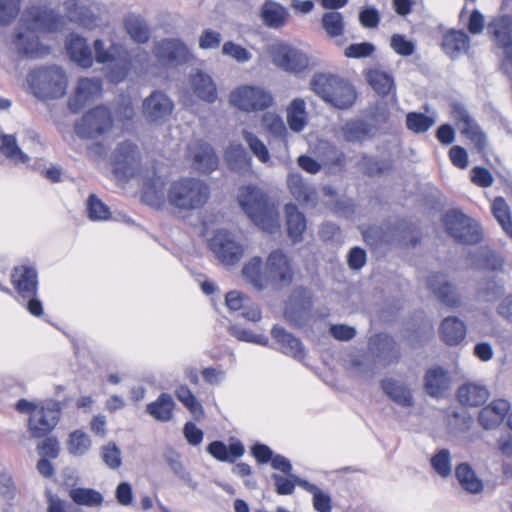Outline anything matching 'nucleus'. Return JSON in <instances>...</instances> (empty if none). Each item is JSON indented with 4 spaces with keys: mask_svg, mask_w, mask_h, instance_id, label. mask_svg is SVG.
Masks as SVG:
<instances>
[{
    "mask_svg": "<svg viewBox=\"0 0 512 512\" xmlns=\"http://www.w3.org/2000/svg\"><path fill=\"white\" fill-rule=\"evenodd\" d=\"M488 32L496 44L505 50L503 69L506 73L512 74V17L501 16L493 19L488 25Z\"/></svg>",
    "mask_w": 512,
    "mask_h": 512,
    "instance_id": "19",
    "label": "nucleus"
},
{
    "mask_svg": "<svg viewBox=\"0 0 512 512\" xmlns=\"http://www.w3.org/2000/svg\"><path fill=\"white\" fill-rule=\"evenodd\" d=\"M297 485L308 491L313 496V507L318 512H330L332 509L331 498L328 493L303 479H296Z\"/></svg>",
    "mask_w": 512,
    "mask_h": 512,
    "instance_id": "47",
    "label": "nucleus"
},
{
    "mask_svg": "<svg viewBox=\"0 0 512 512\" xmlns=\"http://www.w3.org/2000/svg\"><path fill=\"white\" fill-rule=\"evenodd\" d=\"M428 286L433 293L446 305L457 307L460 298L455 287L447 281L444 274H434L428 278Z\"/></svg>",
    "mask_w": 512,
    "mask_h": 512,
    "instance_id": "27",
    "label": "nucleus"
},
{
    "mask_svg": "<svg viewBox=\"0 0 512 512\" xmlns=\"http://www.w3.org/2000/svg\"><path fill=\"white\" fill-rule=\"evenodd\" d=\"M269 52L272 62L287 72L299 73L310 65V57L306 52L286 43L273 44Z\"/></svg>",
    "mask_w": 512,
    "mask_h": 512,
    "instance_id": "12",
    "label": "nucleus"
},
{
    "mask_svg": "<svg viewBox=\"0 0 512 512\" xmlns=\"http://www.w3.org/2000/svg\"><path fill=\"white\" fill-rule=\"evenodd\" d=\"M443 223L446 231L457 241L473 244L481 239L479 224L459 211L447 212Z\"/></svg>",
    "mask_w": 512,
    "mask_h": 512,
    "instance_id": "11",
    "label": "nucleus"
},
{
    "mask_svg": "<svg viewBox=\"0 0 512 512\" xmlns=\"http://www.w3.org/2000/svg\"><path fill=\"white\" fill-rule=\"evenodd\" d=\"M12 283L22 299L35 296L37 293V273L33 267L19 266L14 269Z\"/></svg>",
    "mask_w": 512,
    "mask_h": 512,
    "instance_id": "23",
    "label": "nucleus"
},
{
    "mask_svg": "<svg viewBox=\"0 0 512 512\" xmlns=\"http://www.w3.org/2000/svg\"><path fill=\"white\" fill-rule=\"evenodd\" d=\"M102 82L98 78L79 79L75 93L69 100V107L72 111L81 110L87 103L100 96Z\"/></svg>",
    "mask_w": 512,
    "mask_h": 512,
    "instance_id": "20",
    "label": "nucleus"
},
{
    "mask_svg": "<svg viewBox=\"0 0 512 512\" xmlns=\"http://www.w3.org/2000/svg\"><path fill=\"white\" fill-rule=\"evenodd\" d=\"M375 51L374 45L368 42L351 44L344 50V55L348 58H365L372 55Z\"/></svg>",
    "mask_w": 512,
    "mask_h": 512,
    "instance_id": "62",
    "label": "nucleus"
},
{
    "mask_svg": "<svg viewBox=\"0 0 512 512\" xmlns=\"http://www.w3.org/2000/svg\"><path fill=\"white\" fill-rule=\"evenodd\" d=\"M511 405L506 399H495L479 412L478 421L484 429H495L508 415Z\"/></svg>",
    "mask_w": 512,
    "mask_h": 512,
    "instance_id": "21",
    "label": "nucleus"
},
{
    "mask_svg": "<svg viewBox=\"0 0 512 512\" xmlns=\"http://www.w3.org/2000/svg\"><path fill=\"white\" fill-rule=\"evenodd\" d=\"M339 133L348 142H361L369 137L370 130L365 122L350 120L340 128Z\"/></svg>",
    "mask_w": 512,
    "mask_h": 512,
    "instance_id": "46",
    "label": "nucleus"
},
{
    "mask_svg": "<svg viewBox=\"0 0 512 512\" xmlns=\"http://www.w3.org/2000/svg\"><path fill=\"white\" fill-rule=\"evenodd\" d=\"M381 387L396 404L403 407H410L414 404L410 390L404 384L393 379H385L382 381Z\"/></svg>",
    "mask_w": 512,
    "mask_h": 512,
    "instance_id": "36",
    "label": "nucleus"
},
{
    "mask_svg": "<svg viewBox=\"0 0 512 512\" xmlns=\"http://www.w3.org/2000/svg\"><path fill=\"white\" fill-rule=\"evenodd\" d=\"M272 337L280 345V350L297 360L305 357V351L301 342L283 328L275 326L271 331Z\"/></svg>",
    "mask_w": 512,
    "mask_h": 512,
    "instance_id": "31",
    "label": "nucleus"
},
{
    "mask_svg": "<svg viewBox=\"0 0 512 512\" xmlns=\"http://www.w3.org/2000/svg\"><path fill=\"white\" fill-rule=\"evenodd\" d=\"M66 48L71 60L76 62L79 66L84 68L92 66L93 54L85 38L71 34L68 37Z\"/></svg>",
    "mask_w": 512,
    "mask_h": 512,
    "instance_id": "29",
    "label": "nucleus"
},
{
    "mask_svg": "<svg viewBox=\"0 0 512 512\" xmlns=\"http://www.w3.org/2000/svg\"><path fill=\"white\" fill-rule=\"evenodd\" d=\"M0 151L5 157L17 164L26 163L29 159L27 154L18 147L16 138L13 135L0 136Z\"/></svg>",
    "mask_w": 512,
    "mask_h": 512,
    "instance_id": "49",
    "label": "nucleus"
},
{
    "mask_svg": "<svg viewBox=\"0 0 512 512\" xmlns=\"http://www.w3.org/2000/svg\"><path fill=\"white\" fill-rule=\"evenodd\" d=\"M435 123V118L422 113L410 112L406 116L407 128L414 133H424Z\"/></svg>",
    "mask_w": 512,
    "mask_h": 512,
    "instance_id": "53",
    "label": "nucleus"
},
{
    "mask_svg": "<svg viewBox=\"0 0 512 512\" xmlns=\"http://www.w3.org/2000/svg\"><path fill=\"white\" fill-rule=\"evenodd\" d=\"M242 274L245 280L257 290L268 287L280 289L291 284L293 269L288 256L281 250L272 251L263 265L260 257H253L247 261Z\"/></svg>",
    "mask_w": 512,
    "mask_h": 512,
    "instance_id": "2",
    "label": "nucleus"
},
{
    "mask_svg": "<svg viewBox=\"0 0 512 512\" xmlns=\"http://www.w3.org/2000/svg\"><path fill=\"white\" fill-rule=\"evenodd\" d=\"M115 174L129 179L140 175V153L131 142L120 143L114 155Z\"/></svg>",
    "mask_w": 512,
    "mask_h": 512,
    "instance_id": "18",
    "label": "nucleus"
},
{
    "mask_svg": "<svg viewBox=\"0 0 512 512\" xmlns=\"http://www.w3.org/2000/svg\"><path fill=\"white\" fill-rule=\"evenodd\" d=\"M209 248L214 256L226 266L237 264L246 251V247L227 230H218L210 239Z\"/></svg>",
    "mask_w": 512,
    "mask_h": 512,
    "instance_id": "10",
    "label": "nucleus"
},
{
    "mask_svg": "<svg viewBox=\"0 0 512 512\" xmlns=\"http://www.w3.org/2000/svg\"><path fill=\"white\" fill-rule=\"evenodd\" d=\"M433 469L442 477H447L452 471L450 452L447 449H441L431 459Z\"/></svg>",
    "mask_w": 512,
    "mask_h": 512,
    "instance_id": "56",
    "label": "nucleus"
},
{
    "mask_svg": "<svg viewBox=\"0 0 512 512\" xmlns=\"http://www.w3.org/2000/svg\"><path fill=\"white\" fill-rule=\"evenodd\" d=\"M322 27L331 38L339 37L344 31L343 16L340 12L330 11L322 16Z\"/></svg>",
    "mask_w": 512,
    "mask_h": 512,
    "instance_id": "51",
    "label": "nucleus"
},
{
    "mask_svg": "<svg viewBox=\"0 0 512 512\" xmlns=\"http://www.w3.org/2000/svg\"><path fill=\"white\" fill-rule=\"evenodd\" d=\"M455 118L462 124L460 127L462 134L469 138L476 147L481 150L485 145L486 138L478 125L464 110L457 111Z\"/></svg>",
    "mask_w": 512,
    "mask_h": 512,
    "instance_id": "43",
    "label": "nucleus"
},
{
    "mask_svg": "<svg viewBox=\"0 0 512 512\" xmlns=\"http://www.w3.org/2000/svg\"><path fill=\"white\" fill-rule=\"evenodd\" d=\"M47 512H80V510L71 506L58 496L49 494Z\"/></svg>",
    "mask_w": 512,
    "mask_h": 512,
    "instance_id": "64",
    "label": "nucleus"
},
{
    "mask_svg": "<svg viewBox=\"0 0 512 512\" xmlns=\"http://www.w3.org/2000/svg\"><path fill=\"white\" fill-rule=\"evenodd\" d=\"M288 129L294 133H301L307 126L309 116L306 102L302 98H295L289 102L285 110Z\"/></svg>",
    "mask_w": 512,
    "mask_h": 512,
    "instance_id": "28",
    "label": "nucleus"
},
{
    "mask_svg": "<svg viewBox=\"0 0 512 512\" xmlns=\"http://www.w3.org/2000/svg\"><path fill=\"white\" fill-rule=\"evenodd\" d=\"M154 55L162 66L177 67L183 65L192 57L187 45L179 39H162L155 43Z\"/></svg>",
    "mask_w": 512,
    "mask_h": 512,
    "instance_id": "15",
    "label": "nucleus"
},
{
    "mask_svg": "<svg viewBox=\"0 0 512 512\" xmlns=\"http://www.w3.org/2000/svg\"><path fill=\"white\" fill-rule=\"evenodd\" d=\"M101 457L110 469H117L122 464L121 450L115 443H108L101 448Z\"/></svg>",
    "mask_w": 512,
    "mask_h": 512,
    "instance_id": "58",
    "label": "nucleus"
},
{
    "mask_svg": "<svg viewBox=\"0 0 512 512\" xmlns=\"http://www.w3.org/2000/svg\"><path fill=\"white\" fill-rule=\"evenodd\" d=\"M229 331L232 336H234L235 338H237L240 341L250 342V343H254V344H258V345H262V346L268 345L269 340L265 335L255 334L251 330L242 328L240 326H236V325L231 326L229 328Z\"/></svg>",
    "mask_w": 512,
    "mask_h": 512,
    "instance_id": "55",
    "label": "nucleus"
},
{
    "mask_svg": "<svg viewBox=\"0 0 512 512\" xmlns=\"http://www.w3.org/2000/svg\"><path fill=\"white\" fill-rule=\"evenodd\" d=\"M237 200L243 212L261 230L274 233L280 229L277 207L268 202L262 189L254 185L242 186L238 190Z\"/></svg>",
    "mask_w": 512,
    "mask_h": 512,
    "instance_id": "3",
    "label": "nucleus"
},
{
    "mask_svg": "<svg viewBox=\"0 0 512 512\" xmlns=\"http://www.w3.org/2000/svg\"><path fill=\"white\" fill-rule=\"evenodd\" d=\"M289 17L288 9L273 0L265 1L260 8V19L262 23L271 29L284 27L288 23Z\"/></svg>",
    "mask_w": 512,
    "mask_h": 512,
    "instance_id": "24",
    "label": "nucleus"
},
{
    "mask_svg": "<svg viewBox=\"0 0 512 512\" xmlns=\"http://www.w3.org/2000/svg\"><path fill=\"white\" fill-rule=\"evenodd\" d=\"M189 86L200 100L207 103H214L217 100V87L209 74L203 71L192 73L189 76Z\"/></svg>",
    "mask_w": 512,
    "mask_h": 512,
    "instance_id": "22",
    "label": "nucleus"
},
{
    "mask_svg": "<svg viewBox=\"0 0 512 512\" xmlns=\"http://www.w3.org/2000/svg\"><path fill=\"white\" fill-rule=\"evenodd\" d=\"M222 54L232 58L239 63H246L252 58L250 51L232 41H227L223 44Z\"/></svg>",
    "mask_w": 512,
    "mask_h": 512,
    "instance_id": "57",
    "label": "nucleus"
},
{
    "mask_svg": "<svg viewBox=\"0 0 512 512\" xmlns=\"http://www.w3.org/2000/svg\"><path fill=\"white\" fill-rule=\"evenodd\" d=\"M20 413L29 414L28 429L33 437L41 438L49 434L58 424L60 408L57 403H34L21 399L16 404Z\"/></svg>",
    "mask_w": 512,
    "mask_h": 512,
    "instance_id": "7",
    "label": "nucleus"
},
{
    "mask_svg": "<svg viewBox=\"0 0 512 512\" xmlns=\"http://www.w3.org/2000/svg\"><path fill=\"white\" fill-rule=\"evenodd\" d=\"M460 485L469 493H479L483 489V483L473 469L466 463L460 464L455 470Z\"/></svg>",
    "mask_w": 512,
    "mask_h": 512,
    "instance_id": "45",
    "label": "nucleus"
},
{
    "mask_svg": "<svg viewBox=\"0 0 512 512\" xmlns=\"http://www.w3.org/2000/svg\"><path fill=\"white\" fill-rule=\"evenodd\" d=\"M207 451L217 460L233 462L243 455L244 446L240 442L227 446L221 441H214L208 445Z\"/></svg>",
    "mask_w": 512,
    "mask_h": 512,
    "instance_id": "38",
    "label": "nucleus"
},
{
    "mask_svg": "<svg viewBox=\"0 0 512 512\" xmlns=\"http://www.w3.org/2000/svg\"><path fill=\"white\" fill-rule=\"evenodd\" d=\"M112 117L108 109L99 106L87 112L75 125V132L82 138H97L112 128Z\"/></svg>",
    "mask_w": 512,
    "mask_h": 512,
    "instance_id": "14",
    "label": "nucleus"
},
{
    "mask_svg": "<svg viewBox=\"0 0 512 512\" xmlns=\"http://www.w3.org/2000/svg\"><path fill=\"white\" fill-rule=\"evenodd\" d=\"M87 209L92 220H107L110 217L109 208L94 195L89 197Z\"/></svg>",
    "mask_w": 512,
    "mask_h": 512,
    "instance_id": "60",
    "label": "nucleus"
},
{
    "mask_svg": "<svg viewBox=\"0 0 512 512\" xmlns=\"http://www.w3.org/2000/svg\"><path fill=\"white\" fill-rule=\"evenodd\" d=\"M287 186L299 203L312 207L316 205L318 197L315 188L305 182L300 174L290 173L287 177Z\"/></svg>",
    "mask_w": 512,
    "mask_h": 512,
    "instance_id": "25",
    "label": "nucleus"
},
{
    "mask_svg": "<svg viewBox=\"0 0 512 512\" xmlns=\"http://www.w3.org/2000/svg\"><path fill=\"white\" fill-rule=\"evenodd\" d=\"M174 406L175 402L173 401L171 395L167 393H161L154 402H151L147 405L146 411L154 419L161 422H167L171 420L173 416Z\"/></svg>",
    "mask_w": 512,
    "mask_h": 512,
    "instance_id": "40",
    "label": "nucleus"
},
{
    "mask_svg": "<svg viewBox=\"0 0 512 512\" xmlns=\"http://www.w3.org/2000/svg\"><path fill=\"white\" fill-rule=\"evenodd\" d=\"M63 24V18L46 7L25 10L14 39L17 51L31 58L47 54L49 49L39 42L36 32H55L60 30Z\"/></svg>",
    "mask_w": 512,
    "mask_h": 512,
    "instance_id": "1",
    "label": "nucleus"
},
{
    "mask_svg": "<svg viewBox=\"0 0 512 512\" xmlns=\"http://www.w3.org/2000/svg\"><path fill=\"white\" fill-rule=\"evenodd\" d=\"M391 48L399 55L410 56L414 53L415 45L404 35L393 34L391 37Z\"/></svg>",
    "mask_w": 512,
    "mask_h": 512,
    "instance_id": "61",
    "label": "nucleus"
},
{
    "mask_svg": "<svg viewBox=\"0 0 512 512\" xmlns=\"http://www.w3.org/2000/svg\"><path fill=\"white\" fill-rule=\"evenodd\" d=\"M221 43V34L212 29H205L199 36V47L201 49H215Z\"/></svg>",
    "mask_w": 512,
    "mask_h": 512,
    "instance_id": "63",
    "label": "nucleus"
},
{
    "mask_svg": "<svg viewBox=\"0 0 512 512\" xmlns=\"http://www.w3.org/2000/svg\"><path fill=\"white\" fill-rule=\"evenodd\" d=\"M92 54L97 63L108 65V77L112 82H122L132 69L130 54L120 43H107L103 39H96Z\"/></svg>",
    "mask_w": 512,
    "mask_h": 512,
    "instance_id": "5",
    "label": "nucleus"
},
{
    "mask_svg": "<svg viewBox=\"0 0 512 512\" xmlns=\"http://www.w3.org/2000/svg\"><path fill=\"white\" fill-rule=\"evenodd\" d=\"M449 377L442 368H432L427 371L425 377V388L427 393L433 397L440 396L449 387Z\"/></svg>",
    "mask_w": 512,
    "mask_h": 512,
    "instance_id": "41",
    "label": "nucleus"
},
{
    "mask_svg": "<svg viewBox=\"0 0 512 512\" xmlns=\"http://www.w3.org/2000/svg\"><path fill=\"white\" fill-rule=\"evenodd\" d=\"M225 161L232 170H247L251 166V158L239 143H230L225 151Z\"/></svg>",
    "mask_w": 512,
    "mask_h": 512,
    "instance_id": "42",
    "label": "nucleus"
},
{
    "mask_svg": "<svg viewBox=\"0 0 512 512\" xmlns=\"http://www.w3.org/2000/svg\"><path fill=\"white\" fill-rule=\"evenodd\" d=\"M67 447L71 454L81 456L90 449L91 440L85 432L75 430L69 435Z\"/></svg>",
    "mask_w": 512,
    "mask_h": 512,
    "instance_id": "52",
    "label": "nucleus"
},
{
    "mask_svg": "<svg viewBox=\"0 0 512 512\" xmlns=\"http://www.w3.org/2000/svg\"><path fill=\"white\" fill-rule=\"evenodd\" d=\"M28 82L34 94L43 99L62 97L68 84L64 70L57 66L33 70L28 75Z\"/></svg>",
    "mask_w": 512,
    "mask_h": 512,
    "instance_id": "8",
    "label": "nucleus"
},
{
    "mask_svg": "<svg viewBox=\"0 0 512 512\" xmlns=\"http://www.w3.org/2000/svg\"><path fill=\"white\" fill-rule=\"evenodd\" d=\"M229 104L243 112L264 111L274 104L272 93L258 85H240L229 95Z\"/></svg>",
    "mask_w": 512,
    "mask_h": 512,
    "instance_id": "9",
    "label": "nucleus"
},
{
    "mask_svg": "<svg viewBox=\"0 0 512 512\" xmlns=\"http://www.w3.org/2000/svg\"><path fill=\"white\" fill-rule=\"evenodd\" d=\"M310 86L315 94L339 109L349 108L356 98L355 90L350 84L331 74L313 76Z\"/></svg>",
    "mask_w": 512,
    "mask_h": 512,
    "instance_id": "6",
    "label": "nucleus"
},
{
    "mask_svg": "<svg viewBox=\"0 0 512 512\" xmlns=\"http://www.w3.org/2000/svg\"><path fill=\"white\" fill-rule=\"evenodd\" d=\"M164 180L154 175L143 185L142 200L147 205L154 208H161L167 202V193L164 189Z\"/></svg>",
    "mask_w": 512,
    "mask_h": 512,
    "instance_id": "30",
    "label": "nucleus"
},
{
    "mask_svg": "<svg viewBox=\"0 0 512 512\" xmlns=\"http://www.w3.org/2000/svg\"><path fill=\"white\" fill-rule=\"evenodd\" d=\"M174 110V102L164 92L155 90L147 96L141 107L144 120L151 125H162L167 122Z\"/></svg>",
    "mask_w": 512,
    "mask_h": 512,
    "instance_id": "13",
    "label": "nucleus"
},
{
    "mask_svg": "<svg viewBox=\"0 0 512 512\" xmlns=\"http://www.w3.org/2000/svg\"><path fill=\"white\" fill-rule=\"evenodd\" d=\"M286 225L289 237L293 242L302 240V235L306 229V220L304 215L294 204L285 206Z\"/></svg>",
    "mask_w": 512,
    "mask_h": 512,
    "instance_id": "35",
    "label": "nucleus"
},
{
    "mask_svg": "<svg viewBox=\"0 0 512 512\" xmlns=\"http://www.w3.org/2000/svg\"><path fill=\"white\" fill-rule=\"evenodd\" d=\"M367 81L378 95L387 96L391 94L394 101H396L395 83L392 75L380 69H371L367 73Z\"/></svg>",
    "mask_w": 512,
    "mask_h": 512,
    "instance_id": "32",
    "label": "nucleus"
},
{
    "mask_svg": "<svg viewBox=\"0 0 512 512\" xmlns=\"http://www.w3.org/2000/svg\"><path fill=\"white\" fill-rule=\"evenodd\" d=\"M242 138L246 142L252 154L263 164L270 162V152L265 143L253 132L243 129Z\"/></svg>",
    "mask_w": 512,
    "mask_h": 512,
    "instance_id": "48",
    "label": "nucleus"
},
{
    "mask_svg": "<svg viewBox=\"0 0 512 512\" xmlns=\"http://www.w3.org/2000/svg\"><path fill=\"white\" fill-rule=\"evenodd\" d=\"M440 334L446 344L457 345L466 336V326L463 321L456 317H447L441 324Z\"/></svg>",
    "mask_w": 512,
    "mask_h": 512,
    "instance_id": "34",
    "label": "nucleus"
},
{
    "mask_svg": "<svg viewBox=\"0 0 512 512\" xmlns=\"http://www.w3.org/2000/svg\"><path fill=\"white\" fill-rule=\"evenodd\" d=\"M209 198L210 187L198 178H180L173 181L167 190V203L179 211L201 209Z\"/></svg>",
    "mask_w": 512,
    "mask_h": 512,
    "instance_id": "4",
    "label": "nucleus"
},
{
    "mask_svg": "<svg viewBox=\"0 0 512 512\" xmlns=\"http://www.w3.org/2000/svg\"><path fill=\"white\" fill-rule=\"evenodd\" d=\"M68 495L70 499L79 506L98 507L103 503L102 494L92 488L72 487Z\"/></svg>",
    "mask_w": 512,
    "mask_h": 512,
    "instance_id": "44",
    "label": "nucleus"
},
{
    "mask_svg": "<svg viewBox=\"0 0 512 512\" xmlns=\"http://www.w3.org/2000/svg\"><path fill=\"white\" fill-rule=\"evenodd\" d=\"M186 160L194 170L203 174L216 170L219 164L218 156L213 147L202 140H194L188 144Z\"/></svg>",
    "mask_w": 512,
    "mask_h": 512,
    "instance_id": "17",
    "label": "nucleus"
},
{
    "mask_svg": "<svg viewBox=\"0 0 512 512\" xmlns=\"http://www.w3.org/2000/svg\"><path fill=\"white\" fill-rule=\"evenodd\" d=\"M492 212L503 230L512 237V222L509 209L502 198H496L494 200L492 204Z\"/></svg>",
    "mask_w": 512,
    "mask_h": 512,
    "instance_id": "54",
    "label": "nucleus"
},
{
    "mask_svg": "<svg viewBox=\"0 0 512 512\" xmlns=\"http://www.w3.org/2000/svg\"><path fill=\"white\" fill-rule=\"evenodd\" d=\"M490 397L488 388L477 382H466L457 390L458 401L468 407H477L484 404Z\"/></svg>",
    "mask_w": 512,
    "mask_h": 512,
    "instance_id": "26",
    "label": "nucleus"
},
{
    "mask_svg": "<svg viewBox=\"0 0 512 512\" xmlns=\"http://www.w3.org/2000/svg\"><path fill=\"white\" fill-rule=\"evenodd\" d=\"M20 0H0V23L10 24L18 15Z\"/></svg>",
    "mask_w": 512,
    "mask_h": 512,
    "instance_id": "59",
    "label": "nucleus"
},
{
    "mask_svg": "<svg viewBox=\"0 0 512 512\" xmlns=\"http://www.w3.org/2000/svg\"><path fill=\"white\" fill-rule=\"evenodd\" d=\"M261 124L267 133L287 144L290 136L289 129L279 114L271 111L265 112L261 116Z\"/></svg>",
    "mask_w": 512,
    "mask_h": 512,
    "instance_id": "37",
    "label": "nucleus"
},
{
    "mask_svg": "<svg viewBox=\"0 0 512 512\" xmlns=\"http://www.w3.org/2000/svg\"><path fill=\"white\" fill-rule=\"evenodd\" d=\"M105 12L103 4L91 0L71 2L67 5V17L69 20L86 29L97 27Z\"/></svg>",
    "mask_w": 512,
    "mask_h": 512,
    "instance_id": "16",
    "label": "nucleus"
},
{
    "mask_svg": "<svg viewBox=\"0 0 512 512\" xmlns=\"http://www.w3.org/2000/svg\"><path fill=\"white\" fill-rule=\"evenodd\" d=\"M123 25L133 41L143 44L149 40V28L141 16L128 14L123 19Z\"/></svg>",
    "mask_w": 512,
    "mask_h": 512,
    "instance_id": "39",
    "label": "nucleus"
},
{
    "mask_svg": "<svg viewBox=\"0 0 512 512\" xmlns=\"http://www.w3.org/2000/svg\"><path fill=\"white\" fill-rule=\"evenodd\" d=\"M442 47L447 55L456 58L460 53L467 52L470 38L461 30H450L443 37Z\"/></svg>",
    "mask_w": 512,
    "mask_h": 512,
    "instance_id": "33",
    "label": "nucleus"
},
{
    "mask_svg": "<svg viewBox=\"0 0 512 512\" xmlns=\"http://www.w3.org/2000/svg\"><path fill=\"white\" fill-rule=\"evenodd\" d=\"M175 396L191 412L195 419L199 420L204 416L202 405L187 386H179L175 390Z\"/></svg>",
    "mask_w": 512,
    "mask_h": 512,
    "instance_id": "50",
    "label": "nucleus"
}]
</instances>
